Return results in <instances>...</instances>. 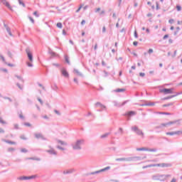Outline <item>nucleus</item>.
I'll return each instance as SVG.
<instances>
[{"mask_svg": "<svg viewBox=\"0 0 182 182\" xmlns=\"http://www.w3.org/2000/svg\"><path fill=\"white\" fill-rule=\"evenodd\" d=\"M50 54H51V56H58V55H56V53L53 52V51H50L49 52Z\"/></svg>", "mask_w": 182, "mask_h": 182, "instance_id": "nucleus-40", "label": "nucleus"}, {"mask_svg": "<svg viewBox=\"0 0 182 182\" xmlns=\"http://www.w3.org/2000/svg\"><path fill=\"white\" fill-rule=\"evenodd\" d=\"M168 106H173V103L165 104L163 105V107H168Z\"/></svg>", "mask_w": 182, "mask_h": 182, "instance_id": "nucleus-37", "label": "nucleus"}, {"mask_svg": "<svg viewBox=\"0 0 182 182\" xmlns=\"http://www.w3.org/2000/svg\"><path fill=\"white\" fill-rule=\"evenodd\" d=\"M168 177H171V175L156 173L151 176V178L152 180H154V181H161V182L166 181L167 178H168Z\"/></svg>", "mask_w": 182, "mask_h": 182, "instance_id": "nucleus-1", "label": "nucleus"}, {"mask_svg": "<svg viewBox=\"0 0 182 182\" xmlns=\"http://www.w3.org/2000/svg\"><path fill=\"white\" fill-rule=\"evenodd\" d=\"M3 141H5V143H7L8 144H16V142L6 139H3Z\"/></svg>", "mask_w": 182, "mask_h": 182, "instance_id": "nucleus-20", "label": "nucleus"}, {"mask_svg": "<svg viewBox=\"0 0 182 182\" xmlns=\"http://www.w3.org/2000/svg\"><path fill=\"white\" fill-rule=\"evenodd\" d=\"M14 127L16 130H19V124H14Z\"/></svg>", "mask_w": 182, "mask_h": 182, "instance_id": "nucleus-35", "label": "nucleus"}, {"mask_svg": "<svg viewBox=\"0 0 182 182\" xmlns=\"http://www.w3.org/2000/svg\"><path fill=\"white\" fill-rule=\"evenodd\" d=\"M85 144V139H77L71 144L73 150H82V146Z\"/></svg>", "mask_w": 182, "mask_h": 182, "instance_id": "nucleus-2", "label": "nucleus"}, {"mask_svg": "<svg viewBox=\"0 0 182 182\" xmlns=\"http://www.w3.org/2000/svg\"><path fill=\"white\" fill-rule=\"evenodd\" d=\"M131 130L132 132H134L138 136H141V137H144V133H143V131L141 129H139L136 126H134L131 127Z\"/></svg>", "mask_w": 182, "mask_h": 182, "instance_id": "nucleus-4", "label": "nucleus"}, {"mask_svg": "<svg viewBox=\"0 0 182 182\" xmlns=\"http://www.w3.org/2000/svg\"><path fill=\"white\" fill-rule=\"evenodd\" d=\"M155 113H156V114H166V115L171 114L169 112H156Z\"/></svg>", "mask_w": 182, "mask_h": 182, "instance_id": "nucleus-25", "label": "nucleus"}, {"mask_svg": "<svg viewBox=\"0 0 182 182\" xmlns=\"http://www.w3.org/2000/svg\"><path fill=\"white\" fill-rule=\"evenodd\" d=\"M36 139H41V140H46V138L43 136L41 133L34 134Z\"/></svg>", "mask_w": 182, "mask_h": 182, "instance_id": "nucleus-11", "label": "nucleus"}, {"mask_svg": "<svg viewBox=\"0 0 182 182\" xmlns=\"http://www.w3.org/2000/svg\"><path fill=\"white\" fill-rule=\"evenodd\" d=\"M134 38H139L136 31H134Z\"/></svg>", "mask_w": 182, "mask_h": 182, "instance_id": "nucleus-53", "label": "nucleus"}, {"mask_svg": "<svg viewBox=\"0 0 182 182\" xmlns=\"http://www.w3.org/2000/svg\"><path fill=\"white\" fill-rule=\"evenodd\" d=\"M107 170H110V166H107L102 169H100V171H96L94 172H91L89 173L90 176H93L95 174H99L100 173H103V171H107Z\"/></svg>", "mask_w": 182, "mask_h": 182, "instance_id": "nucleus-7", "label": "nucleus"}, {"mask_svg": "<svg viewBox=\"0 0 182 182\" xmlns=\"http://www.w3.org/2000/svg\"><path fill=\"white\" fill-rule=\"evenodd\" d=\"M18 4H19V5H22V6L25 7V4L23 2H22V1L18 0Z\"/></svg>", "mask_w": 182, "mask_h": 182, "instance_id": "nucleus-46", "label": "nucleus"}, {"mask_svg": "<svg viewBox=\"0 0 182 182\" xmlns=\"http://www.w3.org/2000/svg\"><path fill=\"white\" fill-rule=\"evenodd\" d=\"M75 168H71L68 171H63V174H72V173H75Z\"/></svg>", "mask_w": 182, "mask_h": 182, "instance_id": "nucleus-14", "label": "nucleus"}, {"mask_svg": "<svg viewBox=\"0 0 182 182\" xmlns=\"http://www.w3.org/2000/svg\"><path fill=\"white\" fill-rule=\"evenodd\" d=\"M146 151L156 152V151H157V149H149V148H147Z\"/></svg>", "mask_w": 182, "mask_h": 182, "instance_id": "nucleus-31", "label": "nucleus"}, {"mask_svg": "<svg viewBox=\"0 0 182 182\" xmlns=\"http://www.w3.org/2000/svg\"><path fill=\"white\" fill-rule=\"evenodd\" d=\"M6 30L7 33H9V35L10 36H12V32L11 31V28L6 27Z\"/></svg>", "mask_w": 182, "mask_h": 182, "instance_id": "nucleus-28", "label": "nucleus"}, {"mask_svg": "<svg viewBox=\"0 0 182 182\" xmlns=\"http://www.w3.org/2000/svg\"><path fill=\"white\" fill-rule=\"evenodd\" d=\"M178 122H180V119L169 122H168V124H169V126H170V125H171V124H176V123H178Z\"/></svg>", "mask_w": 182, "mask_h": 182, "instance_id": "nucleus-26", "label": "nucleus"}, {"mask_svg": "<svg viewBox=\"0 0 182 182\" xmlns=\"http://www.w3.org/2000/svg\"><path fill=\"white\" fill-rule=\"evenodd\" d=\"M162 127H162V125L161 124V125L155 127V129H161Z\"/></svg>", "mask_w": 182, "mask_h": 182, "instance_id": "nucleus-62", "label": "nucleus"}, {"mask_svg": "<svg viewBox=\"0 0 182 182\" xmlns=\"http://www.w3.org/2000/svg\"><path fill=\"white\" fill-rule=\"evenodd\" d=\"M57 27L59 28L60 29H62V28H63V25H62V23H58Z\"/></svg>", "mask_w": 182, "mask_h": 182, "instance_id": "nucleus-34", "label": "nucleus"}, {"mask_svg": "<svg viewBox=\"0 0 182 182\" xmlns=\"http://www.w3.org/2000/svg\"><path fill=\"white\" fill-rule=\"evenodd\" d=\"M162 127H167V126H169L168 122L167 123H162L161 124Z\"/></svg>", "mask_w": 182, "mask_h": 182, "instance_id": "nucleus-41", "label": "nucleus"}, {"mask_svg": "<svg viewBox=\"0 0 182 182\" xmlns=\"http://www.w3.org/2000/svg\"><path fill=\"white\" fill-rule=\"evenodd\" d=\"M27 160H36V161H41V159H39V158H35V157H30V158H28Z\"/></svg>", "mask_w": 182, "mask_h": 182, "instance_id": "nucleus-27", "label": "nucleus"}, {"mask_svg": "<svg viewBox=\"0 0 182 182\" xmlns=\"http://www.w3.org/2000/svg\"><path fill=\"white\" fill-rule=\"evenodd\" d=\"M31 22H32V23H35V20H33V18L32 17H28Z\"/></svg>", "mask_w": 182, "mask_h": 182, "instance_id": "nucleus-59", "label": "nucleus"}, {"mask_svg": "<svg viewBox=\"0 0 182 182\" xmlns=\"http://www.w3.org/2000/svg\"><path fill=\"white\" fill-rule=\"evenodd\" d=\"M100 11V8H97L95 9V13L97 14V12H99Z\"/></svg>", "mask_w": 182, "mask_h": 182, "instance_id": "nucleus-64", "label": "nucleus"}, {"mask_svg": "<svg viewBox=\"0 0 182 182\" xmlns=\"http://www.w3.org/2000/svg\"><path fill=\"white\" fill-rule=\"evenodd\" d=\"M20 139H21L22 140H27V138L25 137V135H21V136H20Z\"/></svg>", "mask_w": 182, "mask_h": 182, "instance_id": "nucleus-51", "label": "nucleus"}, {"mask_svg": "<svg viewBox=\"0 0 182 182\" xmlns=\"http://www.w3.org/2000/svg\"><path fill=\"white\" fill-rule=\"evenodd\" d=\"M74 73H76L78 76H83V74L79 72V70L77 69H74Z\"/></svg>", "mask_w": 182, "mask_h": 182, "instance_id": "nucleus-22", "label": "nucleus"}, {"mask_svg": "<svg viewBox=\"0 0 182 182\" xmlns=\"http://www.w3.org/2000/svg\"><path fill=\"white\" fill-rule=\"evenodd\" d=\"M61 73L65 77H69V73L65 68L61 70Z\"/></svg>", "mask_w": 182, "mask_h": 182, "instance_id": "nucleus-13", "label": "nucleus"}, {"mask_svg": "<svg viewBox=\"0 0 182 182\" xmlns=\"http://www.w3.org/2000/svg\"><path fill=\"white\" fill-rule=\"evenodd\" d=\"M176 55H177V50H175L173 52V55H172V58H176Z\"/></svg>", "mask_w": 182, "mask_h": 182, "instance_id": "nucleus-58", "label": "nucleus"}, {"mask_svg": "<svg viewBox=\"0 0 182 182\" xmlns=\"http://www.w3.org/2000/svg\"><path fill=\"white\" fill-rule=\"evenodd\" d=\"M0 58L4 63H6V61L5 60V58L4 57V55L0 54Z\"/></svg>", "mask_w": 182, "mask_h": 182, "instance_id": "nucleus-43", "label": "nucleus"}, {"mask_svg": "<svg viewBox=\"0 0 182 182\" xmlns=\"http://www.w3.org/2000/svg\"><path fill=\"white\" fill-rule=\"evenodd\" d=\"M38 101L41 103V105H43V101L39 97L37 98Z\"/></svg>", "mask_w": 182, "mask_h": 182, "instance_id": "nucleus-52", "label": "nucleus"}, {"mask_svg": "<svg viewBox=\"0 0 182 182\" xmlns=\"http://www.w3.org/2000/svg\"><path fill=\"white\" fill-rule=\"evenodd\" d=\"M57 148L58 149V150H65V148L60 146H57Z\"/></svg>", "mask_w": 182, "mask_h": 182, "instance_id": "nucleus-55", "label": "nucleus"}, {"mask_svg": "<svg viewBox=\"0 0 182 182\" xmlns=\"http://www.w3.org/2000/svg\"><path fill=\"white\" fill-rule=\"evenodd\" d=\"M96 107H100L102 110H106V106H105L103 104L100 102L95 103Z\"/></svg>", "mask_w": 182, "mask_h": 182, "instance_id": "nucleus-12", "label": "nucleus"}, {"mask_svg": "<svg viewBox=\"0 0 182 182\" xmlns=\"http://www.w3.org/2000/svg\"><path fill=\"white\" fill-rule=\"evenodd\" d=\"M33 178H36V175H33L31 176H28V180H32Z\"/></svg>", "mask_w": 182, "mask_h": 182, "instance_id": "nucleus-45", "label": "nucleus"}, {"mask_svg": "<svg viewBox=\"0 0 182 182\" xmlns=\"http://www.w3.org/2000/svg\"><path fill=\"white\" fill-rule=\"evenodd\" d=\"M139 76H141V77H144V76H146V74L144 73H140Z\"/></svg>", "mask_w": 182, "mask_h": 182, "instance_id": "nucleus-56", "label": "nucleus"}, {"mask_svg": "<svg viewBox=\"0 0 182 182\" xmlns=\"http://www.w3.org/2000/svg\"><path fill=\"white\" fill-rule=\"evenodd\" d=\"M54 112H55V113L56 114H58V116H60V112H59V111L55 109Z\"/></svg>", "mask_w": 182, "mask_h": 182, "instance_id": "nucleus-60", "label": "nucleus"}, {"mask_svg": "<svg viewBox=\"0 0 182 182\" xmlns=\"http://www.w3.org/2000/svg\"><path fill=\"white\" fill-rule=\"evenodd\" d=\"M7 55L9 56V58H11V59H12L13 58V55H12V53L11 51H7Z\"/></svg>", "mask_w": 182, "mask_h": 182, "instance_id": "nucleus-33", "label": "nucleus"}, {"mask_svg": "<svg viewBox=\"0 0 182 182\" xmlns=\"http://www.w3.org/2000/svg\"><path fill=\"white\" fill-rule=\"evenodd\" d=\"M3 4L5 5L9 9H11L12 11V7L11 6V4H9V2L6 1H3Z\"/></svg>", "mask_w": 182, "mask_h": 182, "instance_id": "nucleus-15", "label": "nucleus"}, {"mask_svg": "<svg viewBox=\"0 0 182 182\" xmlns=\"http://www.w3.org/2000/svg\"><path fill=\"white\" fill-rule=\"evenodd\" d=\"M153 52H154V50H153L152 48H150V49L148 50V53H149V54L153 53Z\"/></svg>", "mask_w": 182, "mask_h": 182, "instance_id": "nucleus-61", "label": "nucleus"}, {"mask_svg": "<svg viewBox=\"0 0 182 182\" xmlns=\"http://www.w3.org/2000/svg\"><path fill=\"white\" fill-rule=\"evenodd\" d=\"M57 143L61 144V146H68V144L60 139H57Z\"/></svg>", "mask_w": 182, "mask_h": 182, "instance_id": "nucleus-18", "label": "nucleus"}, {"mask_svg": "<svg viewBox=\"0 0 182 182\" xmlns=\"http://www.w3.org/2000/svg\"><path fill=\"white\" fill-rule=\"evenodd\" d=\"M109 134H110V133L108 132V133L101 135V139H106V137H107V136H109Z\"/></svg>", "mask_w": 182, "mask_h": 182, "instance_id": "nucleus-29", "label": "nucleus"}, {"mask_svg": "<svg viewBox=\"0 0 182 182\" xmlns=\"http://www.w3.org/2000/svg\"><path fill=\"white\" fill-rule=\"evenodd\" d=\"M147 150H148L147 148H144V147L136 149V151H147Z\"/></svg>", "mask_w": 182, "mask_h": 182, "instance_id": "nucleus-21", "label": "nucleus"}, {"mask_svg": "<svg viewBox=\"0 0 182 182\" xmlns=\"http://www.w3.org/2000/svg\"><path fill=\"white\" fill-rule=\"evenodd\" d=\"M65 62L68 63V65H70V61H69V57L68 55L65 56Z\"/></svg>", "mask_w": 182, "mask_h": 182, "instance_id": "nucleus-36", "label": "nucleus"}, {"mask_svg": "<svg viewBox=\"0 0 182 182\" xmlns=\"http://www.w3.org/2000/svg\"><path fill=\"white\" fill-rule=\"evenodd\" d=\"M171 164H166V163H162V164H156L155 167H171Z\"/></svg>", "mask_w": 182, "mask_h": 182, "instance_id": "nucleus-9", "label": "nucleus"}, {"mask_svg": "<svg viewBox=\"0 0 182 182\" xmlns=\"http://www.w3.org/2000/svg\"><path fill=\"white\" fill-rule=\"evenodd\" d=\"M113 92H115L117 93H120V92H126V89H124V88H118L117 90H114Z\"/></svg>", "mask_w": 182, "mask_h": 182, "instance_id": "nucleus-17", "label": "nucleus"}, {"mask_svg": "<svg viewBox=\"0 0 182 182\" xmlns=\"http://www.w3.org/2000/svg\"><path fill=\"white\" fill-rule=\"evenodd\" d=\"M24 126H27V127H31V123L25 122Z\"/></svg>", "mask_w": 182, "mask_h": 182, "instance_id": "nucleus-49", "label": "nucleus"}, {"mask_svg": "<svg viewBox=\"0 0 182 182\" xmlns=\"http://www.w3.org/2000/svg\"><path fill=\"white\" fill-rule=\"evenodd\" d=\"M1 72H4V73H8V70L6 68H0Z\"/></svg>", "mask_w": 182, "mask_h": 182, "instance_id": "nucleus-39", "label": "nucleus"}, {"mask_svg": "<svg viewBox=\"0 0 182 182\" xmlns=\"http://www.w3.org/2000/svg\"><path fill=\"white\" fill-rule=\"evenodd\" d=\"M21 153H28V150L25 148L21 149Z\"/></svg>", "mask_w": 182, "mask_h": 182, "instance_id": "nucleus-42", "label": "nucleus"}, {"mask_svg": "<svg viewBox=\"0 0 182 182\" xmlns=\"http://www.w3.org/2000/svg\"><path fill=\"white\" fill-rule=\"evenodd\" d=\"M27 65L28 66V68H33V64H32L29 62L27 63Z\"/></svg>", "mask_w": 182, "mask_h": 182, "instance_id": "nucleus-47", "label": "nucleus"}, {"mask_svg": "<svg viewBox=\"0 0 182 182\" xmlns=\"http://www.w3.org/2000/svg\"><path fill=\"white\" fill-rule=\"evenodd\" d=\"M141 156H132V157H127V158H117L115 159L116 161H140L142 160Z\"/></svg>", "mask_w": 182, "mask_h": 182, "instance_id": "nucleus-3", "label": "nucleus"}, {"mask_svg": "<svg viewBox=\"0 0 182 182\" xmlns=\"http://www.w3.org/2000/svg\"><path fill=\"white\" fill-rule=\"evenodd\" d=\"M176 9L178 11H181V6H176Z\"/></svg>", "mask_w": 182, "mask_h": 182, "instance_id": "nucleus-54", "label": "nucleus"}, {"mask_svg": "<svg viewBox=\"0 0 182 182\" xmlns=\"http://www.w3.org/2000/svg\"><path fill=\"white\" fill-rule=\"evenodd\" d=\"M150 167H156V164H149L142 167V168H149Z\"/></svg>", "mask_w": 182, "mask_h": 182, "instance_id": "nucleus-23", "label": "nucleus"}, {"mask_svg": "<svg viewBox=\"0 0 182 182\" xmlns=\"http://www.w3.org/2000/svg\"><path fill=\"white\" fill-rule=\"evenodd\" d=\"M175 134H182V131H176Z\"/></svg>", "mask_w": 182, "mask_h": 182, "instance_id": "nucleus-57", "label": "nucleus"}, {"mask_svg": "<svg viewBox=\"0 0 182 182\" xmlns=\"http://www.w3.org/2000/svg\"><path fill=\"white\" fill-rule=\"evenodd\" d=\"M166 134L167 136H174V134H176V132H166Z\"/></svg>", "mask_w": 182, "mask_h": 182, "instance_id": "nucleus-30", "label": "nucleus"}, {"mask_svg": "<svg viewBox=\"0 0 182 182\" xmlns=\"http://www.w3.org/2000/svg\"><path fill=\"white\" fill-rule=\"evenodd\" d=\"M0 123H1V124H6V122L4 121L2 117H0Z\"/></svg>", "mask_w": 182, "mask_h": 182, "instance_id": "nucleus-44", "label": "nucleus"}, {"mask_svg": "<svg viewBox=\"0 0 182 182\" xmlns=\"http://www.w3.org/2000/svg\"><path fill=\"white\" fill-rule=\"evenodd\" d=\"M178 95H181V93H176V95L166 97L164 98V100H168V99H173V97H176V96H178Z\"/></svg>", "mask_w": 182, "mask_h": 182, "instance_id": "nucleus-16", "label": "nucleus"}, {"mask_svg": "<svg viewBox=\"0 0 182 182\" xmlns=\"http://www.w3.org/2000/svg\"><path fill=\"white\" fill-rule=\"evenodd\" d=\"M168 22H169L170 23H174V19L171 18V19L168 21Z\"/></svg>", "mask_w": 182, "mask_h": 182, "instance_id": "nucleus-63", "label": "nucleus"}, {"mask_svg": "<svg viewBox=\"0 0 182 182\" xmlns=\"http://www.w3.org/2000/svg\"><path fill=\"white\" fill-rule=\"evenodd\" d=\"M15 77H17V79H18V80H21L23 83V78L21 76L15 75Z\"/></svg>", "mask_w": 182, "mask_h": 182, "instance_id": "nucleus-32", "label": "nucleus"}, {"mask_svg": "<svg viewBox=\"0 0 182 182\" xmlns=\"http://www.w3.org/2000/svg\"><path fill=\"white\" fill-rule=\"evenodd\" d=\"M48 148L50 149L46 150V153H48V154H50L51 156H58V151H56L53 147L48 146Z\"/></svg>", "mask_w": 182, "mask_h": 182, "instance_id": "nucleus-5", "label": "nucleus"}, {"mask_svg": "<svg viewBox=\"0 0 182 182\" xmlns=\"http://www.w3.org/2000/svg\"><path fill=\"white\" fill-rule=\"evenodd\" d=\"M136 114V112L134 111H131L128 114H125V116H134Z\"/></svg>", "mask_w": 182, "mask_h": 182, "instance_id": "nucleus-24", "label": "nucleus"}, {"mask_svg": "<svg viewBox=\"0 0 182 182\" xmlns=\"http://www.w3.org/2000/svg\"><path fill=\"white\" fill-rule=\"evenodd\" d=\"M17 180H29V176H20L18 178H17Z\"/></svg>", "mask_w": 182, "mask_h": 182, "instance_id": "nucleus-19", "label": "nucleus"}, {"mask_svg": "<svg viewBox=\"0 0 182 182\" xmlns=\"http://www.w3.org/2000/svg\"><path fill=\"white\" fill-rule=\"evenodd\" d=\"M145 105H146V106H154V102L146 103Z\"/></svg>", "mask_w": 182, "mask_h": 182, "instance_id": "nucleus-48", "label": "nucleus"}, {"mask_svg": "<svg viewBox=\"0 0 182 182\" xmlns=\"http://www.w3.org/2000/svg\"><path fill=\"white\" fill-rule=\"evenodd\" d=\"M3 99H4L5 100H9V102H12V99L9 97H3Z\"/></svg>", "mask_w": 182, "mask_h": 182, "instance_id": "nucleus-38", "label": "nucleus"}, {"mask_svg": "<svg viewBox=\"0 0 182 182\" xmlns=\"http://www.w3.org/2000/svg\"><path fill=\"white\" fill-rule=\"evenodd\" d=\"M173 90H174V88H171V89H161L159 90L160 93H164V95H171L173 94Z\"/></svg>", "mask_w": 182, "mask_h": 182, "instance_id": "nucleus-6", "label": "nucleus"}, {"mask_svg": "<svg viewBox=\"0 0 182 182\" xmlns=\"http://www.w3.org/2000/svg\"><path fill=\"white\" fill-rule=\"evenodd\" d=\"M6 63V65H7V66H10L11 68H14V64H11V63Z\"/></svg>", "mask_w": 182, "mask_h": 182, "instance_id": "nucleus-50", "label": "nucleus"}, {"mask_svg": "<svg viewBox=\"0 0 182 182\" xmlns=\"http://www.w3.org/2000/svg\"><path fill=\"white\" fill-rule=\"evenodd\" d=\"M128 101H124V102L119 103L117 102V101H113L114 103V106H115V107H121V106H124V105H126V103H127Z\"/></svg>", "mask_w": 182, "mask_h": 182, "instance_id": "nucleus-10", "label": "nucleus"}, {"mask_svg": "<svg viewBox=\"0 0 182 182\" xmlns=\"http://www.w3.org/2000/svg\"><path fill=\"white\" fill-rule=\"evenodd\" d=\"M26 53L27 54L30 62H33V55H32V53H31V49H29V48H26Z\"/></svg>", "mask_w": 182, "mask_h": 182, "instance_id": "nucleus-8", "label": "nucleus"}]
</instances>
